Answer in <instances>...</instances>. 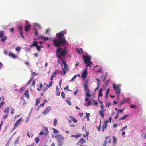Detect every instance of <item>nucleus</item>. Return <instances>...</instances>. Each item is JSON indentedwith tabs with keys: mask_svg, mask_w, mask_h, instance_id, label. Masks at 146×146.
I'll list each match as a JSON object with an SVG mask.
<instances>
[{
	"mask_svg": "<svg viewBox=\"0 0 146 146\" xmlns=\"http://www.w3.org/2000/svg\"><path fill=\"white\" fill-rule=\"evenodd\" d=\"M113 86L114 90L115 91L116 93L117 94L118 98L119 97L121 89L120 88L119 85H116L115 84H113Z\"/></svg>",
	"mask_w": 146,
	"mask_h": 146,
	"instance_id": "4",
	"label": "nucleus"
},
{
	"mask_svg": "<svg viewBox=\"0 0 146 146\" xmlns=\"http://www.w3.org/2000/svg\"><path fill=\"white\" fill-rule=\"evenodd\" d=\"M64 140H58L57 141L58 143V145L59 146H62L63 145V142L62 141H63Z\"/></svg>",
	"mask_w": 146,
	"mask_h": 146,
	"instance_id": "22",
	"label": "nucleus"
},
{
	"mask_svg": "<svg viewBox=\"0 0 146 146\" xmlns=\"http://www.w3.org/2000/svg\"><path fill=\"white\" fill-rule=\"evenodd\" d=\"M35 35H38V33L37 30L36 29H35Z\"/></svg>",
	"mask_w": 146,
	"mask_h": 146,
	"instance_id": "41",
	"label": "nucleus"
},
{
	"mask_svg": "<svg viewBox=\"0 0 146 146\" xmlns=\"http://www.w3.org/2000/svg\"><path fill=\"white\" fill-rule=\"evenodd\" d=\"M51 107L50 106H49L47 107L46 109L44 110L42 112V113L44 115H46L47 114H48L50 110L51 109Z\"/></svg>",
	"mask_w": 146,
	"mask_h": 146,
	"instance_id": "7",
	"label": "nucleus"
},
{
	"mask_svg": "<svg viewBox=\"0 0 146 146\" xmlns=\"http://www.w3.org/2000/svg\"><path fill=\"white\" fill-rule=\"evenodd\" d=\"M127 101V100H125V99L121 101V102H120V106H122L123 104H124L125 102H126Z\"/></svg>",
	"mask_w": 146,
	"mask_h": 146,
	"instance_id": "30",
	"label": "nucleus"
},
{
	"mask_svg": "<svg viewBox=\"0 0 146 146\" xmlns=\"http://www.w3.org/2000/svg\"><path fill=\"white\" fill-rule=\"evenodd\" d=\"M118 115H119V113L118 112H117V115H116V116L114 118L115 119H117L118 117Z\"/></svg>",
	"mask_w": 146,
	"mask_h": 146,
	"instance_id": "56",
	"label": "nucleus"
},
{
	"mask_svg": "<svg viewBox=\"0 0 146 146\" xmlns=\"http://www.w3.org/2000/svg\"><path fill=\"white\" fill-rule=\"evenodd\" d=\"M108 122V121H106L104 122V124L103 125L102 127V131L104 132L106 131V128L107 126V124Z\"/></svg>",
	"mask_w": 146,
	"mask_h": 146,
	"instance_id": "8",
	"label": "nucleus"
},
{
	"mask_svg": "<svg viewBox=\"0 0 146 146\" xmlns=\"http://www.w3.org/2000/svg\"><path fill=\"white\" fill-rule=\"evenodd\" d=\"M20 48L19 47H17L16 48L15 50L17 51H20Z\"/></svg>",
	"mask_w": 146,
	"mask_h": 146,
	"instance_id": "52",
	"label": "nucleus"
},
{
	"mask_svg": "<svg viewBox=\"0 0 146 146\" xmlns=\"http://www.w3.org/2000/svg\"><path fill=\"white\" fill-rule=\"evenodd\" d=\"M31 26V25L30 24L27 25L25 26V32H27L29 29L30 28Z\"/></svg>",
	"mask_w": 146,
	"mask_h": 146,
	"instance_id": "14",
	"label": "nucleus"
},
{
	"mask_svg": "<svg viewBox=\"0 0 146 146\" xmlns=\"http://www.w3.org/2000/svg\"><path fill=\"white\" fill-rule=\"evenodd\" d=\"M40 103V101L38 100V98H37L36 100L35 105L37 106Z\"/></svg>",
	"mask_w": 146,
	"mask_h": 146,
	"instance_id": "44",
	"label": "nucleus"
},
{
	"mask_svg": "<svg viewBox=\"0 0 146 146\" xmlns=\"http://www.w3.org/2000/svg\"><path fill=\"white\" fill-rule=\"evenodd\" d=\"M96 80L97 81V85H98V86H99V79L98 78H96Z\"/></svg>",
	"mask_w": 146,
	"mask_h": 146,
	"instance_id": "59",
	"label": "nucleus"
},
{
	"mask_svg": "<svg viewBox=\"0 0 146 146\" xmlns=\"http://www.w3.org/2000/svg\"><path fill=\"white\" fill-rule=\"evenodd\" d=\"M35 140L37 143H38L40 141V139L38 137L35 138Z\"/></svg>",
	"mask_w": 146,
	"mask_h": 146,
	"instance_id": "36",
	"label": "nucleus"
},
{
	"mask_svg": "<svg viewBox=\"0 0 146 146\" xmlns=\"http://www.w3.org/2000/svg\"><path fill=\"white\" fill-rule=\"evenodd\" d=\"M44 131L46 132V133H44V135H46L47 133L49 132V131L48 130L47 128L46 127H45L44 128Z\"/></svg>",
	"mask_w": 146,
	"mask_h": 146,
	"instance_id": "29",
	"label": "nucleus"
},
{
	"mask_svg": "<svg viewBox=\"0 0 146 146\" xmlns=\"http://www.w3.org/2000/svg\"><path fill=\"white\" fill-rule=\"evenodd\" d=\"M53 82V81H50L49 82V83L48 85H47L46 86V88H45L44 89V91H45L47 90L50 87H51L52 86V84Z\"/></svg>",
	"mask_w": 146,
	"mask_h": 146,
	"instance_id": "12",
	"label": "nucleus"
},
{
	"mask_svg": "<svg viewBox=\"0 0 146 146\" xmlns=\"http://www.w3.org/2000/svg\"><path fill=\"white\" fill-rule=\"evenodd\" d=\"M130 108H134L135 109L137 108V106L135 105L131 104L130 106Z\"/></svg>",
	"mask_w": 146,
	"mask_h": 146,
	"instance_id": "37",
	"label": "nucleus"
},
{
	"mask_svg": "<svg viewBox=\"0 0 146 146\" xmlns=\"http://www.w3.org/2000/svg\"><path fill=\"white\" fill-rule=\"evenodd\" d=\"M53 132L54 133H59L60 132L58 130L55 128H53Z\"/></svg>",
	"mask_w": 146,
	"mask_h": 146,
	"instance_id": "32",
	"label": "nucleus"
},
{
	"mask_svg": "<svg viewBox=\"0 0 146 146\" xmlns=\"http://www.w3.org/2000/svg\"><path fill=\"white\" fill-rule=\"evenodd\" d=\"M39 83L40 84L39 87V88H37V90H38V91H40L41 90V89L42 88V87L43 86V85L42 84V83Z\"/></svg>",
	"mask_w": 146,
	"mask_h": 146,
	"instance_id": "27",
	"label": "nucleus"
},
{
	"mask_svg": "<svg viewBox=\"0 0 146 146\" xmlns=\"http://www.w3.org/2000/svg\"><path fill=\"white\" fill-rule=\"evenodd\" d=\"M56 35L58 36V39H54L53 40V45L56 47H58L61 45H65L68 44L65 38H62L64 35L63 31L58 33Z\"/></svg>",
	"mask_w": 146,
	"mask_h": 146,
	"instance_id": "1",
	"label": "nucleus"
},
{
	"mask_svg": "<svg viewBox=\"0 0 146 146\" xmlns=\"http://www.w3.org/2000/svg\"><path fill=\"white\" fill-rule=\"evenodd\" d=\"M18 29L20 31H22L23 29L21 26H18Z\"/></svg>",
	"mask_w": 146,
	"mask_h": 146,
	"instance_id": "48",
	"label": "nucleus"
},
{
	"mask_svg": "<svg viewBox=\"0 0 146 146\" xmlns=\"http://www.w3.org/2000/svg\"><path fill=\"white\" fill-rule=\"evenodd\" d=\"M83 58L84 60V63L86 64V66H90L92 64V62L90 61L91 58L89 55L83 56Z\"/></svg>",
	"mask_w": 146,
	"mask_h": 146,
	"instance_id": "3",
	"label": "nucleus"
},
{
	"mask_svg": "<svg viewBox=\"0 0 146 146\" xmlns=\"http://www.w3.org/2000/svg\"><path fill=\"white\" fill-rule=\"evenodd\" d=\"M87 69H86L83 72L82 74V77L84 79H85L87 76Z\"/></svg>",
	"mask_w": 146,
	"mask_h": 146,
	"instance_id": "10",
	"label": "nucleus"
},
{
	"mask_svg": "<svg viewBox=\"0 0 146 146\" xmlns=\"http://www.w3.org/2000/svg\"><path fill=\"white\" fill-rule=\"evenodd\" d=\"M33 80V78H31L30 80L28 81L27 83V84L28 85H29L30 84V83H31V82Z\"/></svg>",
	"mask_w": 146,
	"mask_h": 146,
	"instance_id": "49",
	"label": "nucleus"
},
{
	"mask_svg": "<svg viewBox=\"0 0 146 146\" xmlns=\"http://www.w3.org/2000/svg\"><path fill=\"white\" fill-rule=\"evenodd\" d=\"M97 128L98 129V131H100L101 128V121H100V125H99V126L97 127Z\"/></svg>",
	"mask_w": 146,
	"mask_h": 146,
	"instance_id": "35",
	"label": "nucleus"
},
{
	"mask_svg": "<svg viewBox=\"0 0 146 146\" xmlns=\"http://www.w3.org/2000/svg\"><path fill=\"white\" fill-rule=\"evenodd\" d=\"M90 97H88L86 96V97L85 98V101H87L88 100L89 98Z\"/></svg>",
	"mask_w": 146,
	"mask_h": 146,
	"instance_id": "57",
	"label": "nucleus"
},
{
	"mask_svg": "<svg viewBox=\"0 0 146 146\" xmlns=\"http://www.w3.org/2000/svg\"><path fill=\"white\" fill-rule=\"evenodd\" d=\"M55 138L57 139V140H64V137L60 134H57L55 136Z\"/></svg>",
	"mask_w": 146,
	"mask_h": 146,
	"instance_id": "9",
	"label": "nucleus"
},
{
	"mask_svg": "<svg viewBox=\"0 0 146 146\" xmlns=\"http://www.w3.org/2000/svg\"><path fill=\"white\" fill-rule=\"evenodd\" d=\"M91 105V102L90 100H89L87 104V106H89Z\"/></svg>",
	"mask_w": 146,
	"mask_h": 146,
	"instance_id": "51",
	"label": "nucleus"
},
{
	"mask_svg": "<svg viewBox=\"0 0 146 146\" xmlns=\"http://www.w3.org/2000/svg\"><path fill=\"white\" fill-rule=\"evenodd\" d=\"M66 102L69 105H71V102L69 100H66Z\"/></svg>",
	"mask_w": 146,
	"mask_h": 146,
	"instance_id": "50",
	"label": "nucleus"
},
{
	"mask_svg": "<svg viewBox=\"0 0 146 146\" xmlns=\"http://www.w3.org/2000/svg\"><path fill=\"white\" fill-rule=\"evenodd\" d=\"M36 82L34 80H33V81L31 84V86H35V85Z\"/></svg>",
	"mask_w": 146,
	"mask_h": 146,
	"instance_id": "40",
	"label": "nucleus"
},
{
	"mask_svg": "<svg viewBox=\"0 0 146 146\" xmlns=\"http://www.w3.org/2000/svg\"><path fill=\"white\" fill-rule=\"evenodd\" d=\"M86 118L89 117L90 115V113H88L87 112H86Z\"/></svg>",
	"mask_w": 146,
	"mask_h": 146,
	"instance_id": "61",
	"label": "nucleus"
},
{
	"mask_svg": "<svg viewBox=\"0 0 146 146\" xmlns=\"http://www.w3.org/2000/svg\"><path fill=\"white\" fill-rule=\"evenodd\" d=\"M83 113H79V115L80 116V117H82L83 115Z\"/></svg>",
	"mask_w": 146,
	"mask_h": 146,
	"instance_id": "64",
	"label": "nucleus"
},
{
	"mask_svg": "<svg viewBox=\"0 0 146 146\" xmlns=\"http://www.w3.org/2000/svg\"><path fill=\"white\" fill-rule=\"evenodd\" d=\"M2 38H1L0 40V41L1 42H4L7 40V38L6 36H4Z\"/></svg>",
	"mask_w": 146,
	"mask_h": 146,
	"instance_id": "20",
	"label": "nucleus"
},
{
	"mask_svg": "<svg viewBox=\"0 0 146 146\" xmlns=\"http://www.w3.org/2000/svg\"><path fill=\"white\" fill-rule=\"evenodd\" d=\"M84 90L86 92V96L88 97H91V95L90 94V91L88 89V85L87 84H86L84 85Z\"/></svg>",
	"mask_w": 146,
	"mask_h": 146,
	"instance_id": "6",
	"label": "nucleus"
},
{
	"mask_svg": "<svg viewBox=\"0 0 146 146\" xmlns=\"http://www.w3.org/2000/svg\"><path fill=\"white\" fill-rule=\"evenodd\" d=\"M18 141H19V139H18V138H17L16 139V140L15 141V142H14V143H15V144H18Z\"/></svg>",
	"mask_w": 146,
	"mask_h": 146,
	"instance_id": "55",
	"label": "nucleus"
},
{
	"mask_svg": "<svg viewBox=\"0 0 146 146\" xmlns=\"http://www.w3.org/2000/svg\"><path fill=\"white\" fill-rule=\"evenodd\" d=\"M77 77V75H74L72 78L70 80V81L71 82L74 81L75 80V79Z\"/></svg>",
	"mask_w": 146,
	"mask_h": 146,
	"instance_id": "38",
	"label": "nucleus"
},
{
	"mask_svg": "<svg viewBox=\"0 0 146 146\" xmlns=\"http://www.w3.org/2000/svg\"><path fill=\"white\" fill-rule=\"evenodd\" d=\"M22 119V118H21L17 121L14 125V127H16L20 124L19 122L21 121Z\"/></svg>",
	"mask_w": 146,
	"mask_h": 146,
	"instance_id": "15",
	"label": "nucleus"
},
{
	"mask_svg": "<svg viewBox=\"0 0 146 146\" xmlns=\"http://www.w3.org/2000/svg\"><path fill=\"white\" fill-rule=\"evenodd\" d=\"M38 74V73H36L35 72H33L32 73V78H33V79L34 77L35 76H37Z\"/></svg>",
	"mask_w": 146,
	"mask_h": 146,
	"instance_id": "34",
	"label": "nucleus"
},
{
	"mask_svg": "<svg viewBox=\"0 0 146 146\" xmlns=\"http://www.w3.org/2000/svg\"><path fill=\"white\" fill-rule=\"evenodd\" d=\"M110 91V89L109 88L106 91V98H107L108 95Z\"/></svg>",
	"mask_w": 146,
	"mask_h": 146,
	"instance_id": "39",
	"label": "nucleus"
},
{
	"mask_svg": "<svg viewBox=\"0 0 146 146\" xmlns=\"http://www.w3.org/2000/svg\"><path fill=\"white\" fill-rule=\"evenodd\" d=\"M8 116V114H6L4 116L3 118L2 119L5 120Z\"/></svg>",
	"mask_w": 146,
	"mask_h": 146,
	"instance_id": "45",
	"label": "nucleus"
},
{
	"mask_svg": "<svg viewBox=\"0 0 146 146\" xmlns=\"http://www.w3.org/2000/svg\"><path fill=\"white\" fill-rule=\"evenodd\" d=\"M117 142L116 138L115 136H113V144L114 145L116 144Z\"/></svg>",
	"mask_w": 146,
	"mask_h": 146,
	"instance_id": "26",
	"label": "nucleus"
},
{
	"mask_svg": "<svg viewBox=\"0 0 146 146\" xmlns=\"http://www.w3.org/2000/svg\"><path fill=\"white\" fill-rule=\"evenodd\" d=\"M59 88L58 86L56 87V94L57 96H60V92L58 90Z\"/></svg>",
	"mask_w": 146,
	"mask_h": 146,
	"instance_id": "18",
	"label": "nucleus"
},
{
	"mask_svg": "<svg viewBox=\"0 0 146 146\" xmlns=\"http://www.w3.org/2000/svg\"><path fill=\"white\" fill-rule=\"evenodd\" d=\"M107 143V141L106 140H105L104 143L103 144V146H106Z\"/></svg>",
	"mask_w": 146,
	"mask_h": 146,
	"instance_id": "47",
	"label": "nucleus"
},
{
	"mask_svg": "<svg viewBox=\"0 0 146 146\" xmlns=\"http://www.w3.org/2000/svg\"><path fill=\"white\" fill-rule=\"evenodd\" d=\"M102 88H101L99 91V94H98V97H102V96L103 94L102 93Z\"/></svg>",
	"mask_w": 146,
	"mask_h": 146,
	"instance_id": "25",
	"label": "nucleus"
},
{
	"mask_svg": "<svg viewBox=\"0 0 146 146\" xmlns=\"http://www.w3.org/2000/svg\"><path fill=\"white\" fill-rule=\"evenodd\" d=\"M129 116V115H125L123 116L121 118L119 119V120H123L125 119L126 118H127Z\"/></svg>",
	"mask_w": 146,
	"mask_h": 146,
	"instance_id": "21",
	"label": "nucleus"
},
{
	"mask_svg": "<svg viewBox=\"0 0 146 146\" xmlns=\"http://www.w3.org/2000/svg\"><path fill=\"white\" fill-rule=\"evenodd\" d=\"M81 134H78V135H72L71 136L72 137H76V138H78L79 137H80V136H81Z\"/></svg>",
	"mask_w": 146,
	"mask_h": 146,
	"instance_id": "43",
	"label": "nucleus"
},
{
	"mask_svg": "<svg viewBox=\"0 0 146 146\" xmlns=\"http://www.w3.org/2000/svg\"><path fill=\"white\" fill-rule=\"evenodd\" d=\"M44 40L45 41H46L48 40L49 38L48 37H44Z\"/></svg>",
	"mask_w": 146,
	"mask_h": 146,
	"instance_id": "63",
	"label": "nucleus"
},
{
	"mask_svg": "<svg viewBox=\"0 0 146 146\" xmlns=\"http://www.w3.org/2000/svg\"><path fill=\"white\" fill-rule=\"evenodd\" d=\"M79 92L78 89H77L74 92V95H76Z\"/></svg>",
	"mask_w": 146,
	"mask_h": 146,
	"instance_id": "46",
	"label": "nucleus"
},
{
	"mask_svg": "<svg viewBox=\"0 0 146 146\" xmlns=\"http://www.w3.org/2000/svg\"><path fill=\"white\" fill-rule=\"evenodd\" d=\"M36 47H37V50L38 51H40V50L41 48L40 46H39L38 45Z\"/></svg>",
	"mask_w": 146,
	"mask_h": 146,
	"instance_id": "53",
	"label": "nucleus"
},
{
	"mask_svg": "<svg viewBox=\"0 0 146 146\" xmlns=\"http://www.w3.org/2000/svg\"><path fill=\"white\" fill-rule=\"evenodd\" d=\"M10 110V108L9 107H7L6 109H5L4 110V112L6 113V114H9V111Z\"/></svg>",
	"mask_w": 146,
	"mask_h": 146,
	"instance_id": "19",
	"label": "nucleus"
},
{
	"mask_svg": "<svg viewBox=\"0 0 146 146\" xmlns=\"http://www.w3.org/2000/svg\"><path fill=\"white\" fill-rule=\"evenodd\" d=\"M20 34L21 35L22 38H24V36L23 35L22 31H20Z\"/></svg>",
	"mask_w": 146,
	"mask_h": 146,
	"instance_id": "54",
	"label": "nucleus"
},
{
	"mask_svg": "<svg viewBox=\"0 0 146 146\" xmlns=\"http://www.w3.org/2000/svg\"><path fill=\"white\" fill-rule=\"evenodd\" d=\"M4 32L3 31H0V38H2L4 35Z\"/></svg>",
	"mask_w": 146,
	"mask_h": 146,
	"instance_id": "28",
	"label": "nucleus"
},
{
	"mask_svg": "<svg viewBox=\"0 0 146 146\" xmlns=\"http://www.w3.org/2000/svg\"><path fill=\"white\" fill-rule=\"evenodd\" d=\"M127 127V126H124V127H123L121 130L120 131H123V130H125L126 129Z\"/></svg>",
	"mask_w": 146,
	"mask_h": 146,
	"instance_id": "58",
	"label": "nucleus"
},
{
	"mask_svg": "<svg viewBox=\"0 0 146 146\" xmlns=\"http://www.w3.org/2000/svg\"><path fill=\"white\" fill-rule=\"evenodd\" d=\"M86 141L84 139L82 138L78 142L81 144H83L85 143Z\"/></svg>",
	"mask_w": 146,
	"mask_h": 146,
	"instance_id": "24",
	"label": "nucleus"
},
{
	"mask_svg": "<svg viewBox=\"0 0 146 146\" xmlns=\"http://www.w3.org/2000/svg\"><path fill=\"white\" fill-rule=\"evenodd\" d=\"M57 120L56 119H54L53 125L54 126H56L57 123Z\"/></svg>",
	"mask_w": 146,
	"mask_h": 146,
	"instance_id": "33",
	"label": "nucleus"
},
{
	"mask_svg": "<svg viewBox=\"0 0 146 146\" xmlns=\"http://www.w3.org/2000/svg\"><path fill=\"white\" fill-rule=\"evenodd\" d=\"M8 55L11 58L14 59H15L17 58V56L15 54H13L11 52H9L8 53Z\"/></svg>",
	"mask_w": 146,
	"mask_h": 146,
	"instance_id": "11",
	"label": "nucleus"
},
{
	"mask_svg": "<svg viewBox=\"0 0 146 146\" xmlns=\"http://www.w3.org/2000/svg\"><path fill=\"white\" fill-rule=\"evenodd\" d=\"M69 117L70 119H71L73 122L74 123H76L78 122V121L72 116H69Z\"/></svg>",
	"mask_w": 146,
	"mask_h": 146,
	"instance_id": "17",
	"label": "nucleus"
},
{
	"mask_svg": "<svg viewBox=\"0 0 146 146\" xmlns=\"http://www.w3.org/2000/svg\"><path fill=\"white\" fill-rule=\"evenodd\" d=\"M62 61L63 64L64 65V68H62L63 75H64L66 74V72L69 69L66 62L64 61L63 60H62Z\"/></svg>",
	"mask_w": 146,
	"mask_h": 146,
	"instance_id": "5",
	"label": "nucleus"
},
{
	"mask_svg": "<svg viewBox=\"0 0 146 146\" xmlns=\"http://www.w3.org/2000/svg\"><path fill=\"white\" fill-rule=\"evenodd\" d=\"M28 90H26L25 91V92L24 93V94L25 95V97L27 98H29V95L28 93Z\"/></svg>",
	"mask_w": 146,
	"mask_h": 146,
	"instance_id": "23",
	"label": "nucleus"
},
{
	"mask_svg": "<svg viewBox=\"0 0 146 146\" xmlns=\"http://www.w3.org/2000/svg\"><path fill=\"white\" fill-rule=\"evenodd\" d=\"M58 48L56 51V54L58 58L60 59H62V57L64 56L66 54V48H62L60 46Z\"/></svg>",
	"mask_w": 146,
	"mask_h": 146,
	"instance_id": "2",
	"label": "nucleus"
},
{
	"mask_svg": "<svg viewBox=\"0 0 146 146\" xmlns=\"http://www.w3.org/2000/svg\"><path fill=\"white\" fill-rule=\"evenodd\" d=\"M14 111H15L14 110V109L13 108H12V109L11 111V114H13L14 113Z\"/></svg>",
	"mask_w": 146,
	"mask_h": 146,
	"instance_id": "60",
	"label": "nucleus"
},
{
	"mask_svg": "<svg viewBox=\"0 0 146 146\" xmlns=\"http://www.w3.org/2000/svg\"><path fill=\"white\" fill-rule=\"evenodd\" d=\"M104 110H101L100 111L99 113L101 115V116L102 118H104V115L103 113Z\"/></svg>",
	"mask_w": 146,
	"mask_h": 146,
	"instance_id": "31",
	"label": "nucleus"
},
{
	"mask_svg": "<svg viewBox=\"0 0 146 146\" xmlns=\"http://www.w3.org/2000/svg\"><path fill=\"white\" fill-rule=\"evenodd\" d=\"M38 43L35 41H34L33 43L30 46V47H32L35 46L36 47L38 45Z\"/></svg>",
	"mask_w": 146,
	"mask_h": 146,
	"instance_id": "16",
	"label": "nucleus"
},
{
	"mask_svg": "<svg viewBox=\"0 0 146 146\" xmlns=\"http://www.w3.org/2000/svg\"><path fill=\"white\" fill-rule=\"evenodd\" d=\"M4 99L3 96L2 97H0V101L1 102L0 103V108L1 106L4 105L5 103V102L4 101Z\"/></svg>",
	"mask_w": 146,
	"mask_h": 146,
	"instance_id": "13",
	"label": "nucleus"
},
{
	"mask_svg": "<svg viewBox=\"0 0 146 146\" xmlns=\"http://www.w3.org/2000/svg\"><path fill=\"white\" fill-rule=\"evenodd\" d=\"M61 96L63 98H65V94L63 92H62L61 93Z\"/></svg>",
	"mask_w": 146,
	"mask_h": 146,
	"instance_id": "42",
	"label": "nucleus"
},
{
	"mask_svg": "<svg viewBox=\"0 0 146 146\" xmlns=\"http://www.w3.org/2000/svg\"><path fill=\"white\" fill-rule=\"evenodd\" d=\"M9 31L11 32H13V31L14 29L13 28H11L9 29Z\"/></svg>",
	"mask_w": 146,
	"mask_h": 146,
	"instance_id": "62",
	"label": "nucleus"
}]
</instances>
